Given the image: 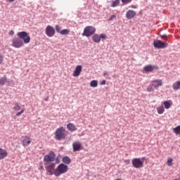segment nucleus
<instances>
[{
    "label": "nucleus",
    "instance_id": "obj_1",
    "mask_svg": "<svg viewBox=\"0 0 180 180\" xmlns=\"http://www.w3.org/2000/svg\"><path fill=\"white\" fill-rule=\"evenodd\" d=\"M18 37H15L12 39V46L16 49H20L24 46V44H27L30 43V37L26 32H19L17 33Z\"/></svg>",
    "mask_w": 180,
    "mask_h": 180
},
{
    "label": "nucleus",
    "instance_id": "obj_2",
    "mask_svg": "<svg viewBox=\"0 0 180 180\" xmlns=\"http://www.w3.org/2000/svg\"><path fill=\"white\" fill-rule=\"evenodd\" d=\"M145 160H146V157L133 158V160H131V165H133L134 168L136 169L143 168V167H144Z\"/></svg>",
    "mask_w": 180,
    "mask_h": 180
},
{
    "label": "nucleus",
    "instance_id": "obj_3",
    "mask_svg": "<svg viewBox=\"0 0 180 180\" xmlns=\"http://www.w3.org/2000/svg\"><path fill=\"white\" fill-rule=\"evenodd\" d=\"M68 166L65 165V164H60L58 165V167L56 168L55 172H54V175L56 177L60 176V175H62L63 174H65L66 172H68Z\"/></svg>",
    "mask_w": 180,
    "mask_h": 180
},
{
    "label": "nucleus",
    "instance_id": "obj_4",
    "mask_svg": "<svg viewBox=\"0 0 180 180\" xmlns=\"http://www.w3.org/2000/svg\"><path fill=\"white\" fill-rule=\"evenodd\" d=\"M65 129L63 127L56 129L55 132V139L58 141L66 139Z\"/></svg>",
    "mask_w": 180,
    "mask_h": 180
},
{
    "label": "nucleus",
    "instance_id": "obj_5",
    "mask_svg": "<svg viewBox=\"0 0 180 180\" xmlns=\"http://www.w3.org/2000/svg\"><path fill=\"white\" fill-rule=\"evenodd\" d=\"M95 32H96V29L94 27L87 26L84 28V32L83 33H82V36L89 37L91 36H93Z\"/></svg>",
    "mask_w": 180,
    "mask_h": 180
},
{
    "label": "nucleus",
    "instance_id": "obj_6",
    "mask_svg": "<svg viewBox=\"0 0 180 180\" xmlns=\"http://www.w3.org/2000/svg\"><path fill=\"white\" fill-rule=\"evenodd\" d=\"M56 160V154L53 152H51L49 155H46L44 157V162L46 164L53 162Z\"/></svg>",
    "mask_w": 180,
    "mask_h": 180
},
{
    "label": "nucleus",
    "instance_id": "obj_7",
    "mask_svg": "<svg viewBox=\"0 0 180 180\" xmlns=\"http://www.w3.org/2000/svg\"><path fill=\"white\" fill-rule=\"evenodd\" d=\"M45 169L46 170V174L48 176H53L56 171V165L54 163H51V165L45 166Z\"/></svg>",
    "mask_w": 180,
    "mask_h": 180
},
{
    "label": "nucleus",
    "instance_id": "obj_8",
    "mask_svg": "<svg viewBox=\"0 0 180 180\" xmlns=\"http://www.w3.org/2000/svg\"><path fill=\"white\" fill-rule=\"evenodd\" d=\"M155 49H165L168 46L167 42H162L160 40H155L153 42Z\"/></svg>",
    "mask_w": 180,
    "mask_h": 180
},
{
    "label": "nucleus",
    "instance_id": "obj_9",
    "mask_svg": "<svg viewBox=\"0 0 180 180\" xmlns=\"http://www.w3.org/2000/svg\"><path fill=\"white\" fill-rule=\"evenodd\" d=\"M106 39V35L104 34H100V35L95 34L92 37V40L94 43H101V40Z\"/></svg>",
    "mask_w": 180,
    "mask_h": 180
},
{
    "label": "nucleus",
    "instance_id": "obj_10",
    "mask_svg": "<svg viewBox=\"0 0 180 180\" xmlns=\"http://www.w3.org/2000/svg\"><path fill=\"white\" fill-rule=\"evenodd\" d=\"M55 29L51 25L47 26L45 29V34H46V36L50 38L53 37V36L55 35Z\"/></svg>",
    "mask_w": 180,
    "mask_h": 180
},
{
    "label": "nucleus",
    "instance_id": "obj_11",
    "mask_svg": "<svg viewBox=\"0 0 180 180\" xmlns=\"http://www.w3.org/2000/svg\"><path fill=\"white\" fill-rule=\"evenodd\" d=\"M21 143L23 147H27L32 143V138H30L27 136H22Z\"/></svg>",
    "mask_w": 180,
    "mask_h": 180
},
{
    "label": "nucleus",
    "instance_id": "obj_12",
    "mask_svg": "<svg viewBox=\"0 0 180 180\" xmlns=\"http://www.w3.org/2000/svg\"><path fill=\"white\" fill-rule=\"evenodd\" d=\"M72 147L74 152H79L83 150L82 143L78 141L73 142Z\"/></svg>",
    "mask_w": 180,
    "mask_h": 180
},
{
    "label": "nucleus",
    "instance_id": "obj_13",
    "mask_svg": "<svg viewBox=\"0 0 180 180\" xmlns=\"http://www.w3.org/2000/svg\"><path fill=\"white\" fill-rule=\"evenodd\" d=\"M162 80L160 79H154L153 81H151V86L154 87V89H158V87L162 86Z\"/></svg>",
    "mask_w": 180,
    "mask_h": 180
},
{
    "label": "nucleus",
    "instance_id": "obj_14",
    "mask_svg": "<svg viewBox=\"0 0 180 180\" xmlns=\"http://www.w3.org/2000/svg\"><path fill=\"white\" fill-rule=\"evenodd\" d=\"M82 72V66L81 65H78L75 68V70L73 72V76L77 77L80 75L81 72Z\"/></svg>",
    "mask_w": 180,
    "mask_h": 180
},
{
    "label": "nucleus",
    "instance_id": "obj_15",
    "mask_svg": "<svg viewBox=\"0 0 180 180\" xmlns=\"http://www.w3.org/2000/svg\"><path fill=\"white\" fill-rule=\"evenodd\" d=\"M136 16V11H134L133 10H129L126 13V18L127 20H131L135 18Z\"/></svg>",
    "mask_w": 180,
    "mask_h": 180
},
{
    "label": "nucleus",
    "instance_id": "obj_16",
    "mask_svg": "<svg viewBox=\"0 0 180 180\" xmlns=\"http://www.w3.org/2000/svg\"><path fill=\"white\" fill-rule=\"evenodd\" d=\"M8 157V152L5 149L0 148V160H4Z\"/></svg>",
    "mask_w": 180,
    "mask_h": 180
},
{
    "label": "nucleus",
    "instance_id": "obj_17",
    "mask_svg": "<svg viewBox=\"0 0 180 180\" xmlns=\"http://www.w3.org/2000/svg\"><path fill=\"white\" fill-rule=\"evenodd\" d=\"M158 69V66H152L151 65H148L144 67V71L146 72H151L153 70Z\"/></svg>",
    "mask_w": 180,
    "mask_h": 180
},
{
    "label": "nucleus",
    "instance_id": "obj_18",
    "mask_svg": "<svg viewBox=\"0 0 180 180\" xmlns=\"http://www.w3.org/2000/svg\"><path fill=\"white\" fill-rule=\"evenodd\" d=\"M67 128L68 130H69L70 131H75L77 130V127L74 124L72 123H69L67 124Z\"/></svg>",
    "mask_w": 180,
    "mask_h": 180
},
{
    "label": "nucleus",
    "instance_id": "obj_19",
    "mask_svg": "<svg viewBox=\"0 0 180 180\" xmlns=\"http://www.w3.org/2000/svg\"><path fill=\"white\" fill-rule=\"evenodd\" d=\"M173 90L178 91L180 89V81L175 82L172 85Z\"/></svg>",
    "mask_w": 180,
    "mask_h": 180
},
{
    "label": "nucleus",
    "instance_id": "obj_20",
    "mask_svg": "<svg viewBox=\"0 0 180 180\" xmlns=\"http://www.w3.org/2000/svg\"><path fill=\"white\" fill-rule=\"evenodd\" d=\"M63 162L66 165H70L71 163V159L69 157H63Z\"/></svg>",
    "mask_w": 180,
    "mask_h": 180
},
{
    "label": "nucleus",
    "instance_id": "obj_21",
    "mask_svg": "<svg viewBox=\"0 0 180 180\" xmlns=\"http://www.w3.org/2000/svg\"><path fill=\"white\" fill-rule=\"evenodd\" d=\"M120 1V0H115V1H113L112 3H111V7L115 8V7L119 6Z\"/></svg>",
    "mask_w": 180,
    "mask_h": 180
},
{
    "label": "nucleus",
    "instance_id": "obj_22",
    "mask_svg": "<svg viewBox=\"0 0 180 180\" xmlns=\"http://www.w3.org/2000/svg\"><path fill=\"white\" fill-rule=\"evenodd\" d=\"M157 112H158L159 115L163 114L165 112V108H163V106L157 108Z\"/></svg>",
    "mask_w": 180,
    "mask_h": 180
},
{
    "label": "nucleus",
    "instance_id": "obj_23",
    "mask_svg": "<svg viewBox=\"0 0 180 180\" xmlns=\"http://www.w3.org/2000/svg\"><path fill=\"white\" fill-rule=\"evenodd\" d=\"M173 133L175 134H180V125L173 128Z\"/></svg>",
    "mask_w": 180,
    "mask_h": 180
},
{
    "label": "nucleus",
    "instance_id": "obj_24",
    "mask_svg": "<svg viewBox=\"0 0 180 180\" xmlns=\"http://www.w3.org/2000/svg\"><path fill=\"white\" fill-rule=\"evenodd\" d=\"M58 33H60L62 35H67V34H69L70 30H67V29H65V30H62V31H60Z\"/></svg>",
    "mask_w": 180,
    "mask_h": 180
},
{
    "label": "nucleus",
    "instance_id": "obj_25",
    "mask_svg": "<svg viewBox=\"0 0 180 180\" xmlns=\"http://www.w3.org/2000/svg\"><path fill=\"white\" fill-rule=\"evenodd\" d=\"M6 82H7V78L6 77H1L0 79V86L4 85Z\"/></svg>",
    "mask_w": 180,
    "mask_h": 180
},
{
    "label": "nucleus",
    "instance_id": "obj_26",
    "mask_svg": "<svg viewBox=\"0 0 180 180\" xmlns=\"http://www.w3.org/2000/svg\"><path fill=\"white\" fill-rule=\"evenodd\" d=\"M163 105H164V108H165V109H169L171 107V105L169 101H164Z\"/></svg>",
    "mask_w": 180,
    "mask_h": 180
},
{
    "label": "nucleus",
    "instance_id": "obj_27",
    "mask_svg": "<svg viewBox=\"0 0 180 180\" xmlns=\"http://www.w3.org/2000/svg\"><path fill=\"white\" fill-rule=\"evenodd\" d=\"M15 111H19L21 110L20 105L18 104V103H15L14 108H13Z\"/></svg>",
    "mask_w": 180,
    "mask_h": 180
},
{
    "label": "nucleus",
    "instance_id": "obj_28",
    "mask_svg": "<svg viewBox=\"0 0 180 180\" xmlns=\"http://www.w3.org/2000/svg\"><path fill=\"white\" fill-rule=\"evenodd\" d=\"M98 86V82L96 80H93L90 82V86L95 88Z\"/></svg>",
    "mask_w": 180,
    "mask_h": 180
},
{
    "label": "nucleus",
    "instance_id": "obj_29",
    "mask_svg": "<svg viewBox=\"0 0 180 180\" xmlns=\"http://www.w3.org/2000/svg\"><path fill=\"white\" fill-rule=\"evenodd\" d=\"M173 161H174V160L172 158H168L167 162H166L167 166H169V167L172 166V165H173L172 162Z\"/></svg>",
    "mask_w": 180,
    "mask_h": 180
},
{
    "label": "nucleus",
    "instance_id": "obj_30",
    "mask_svg": "<svg viewBox=\"0 0 180 180\" xmlns=\"http://www.w3.org/2000/svg\"><path fill=\"white\" fill-rule=\"evenodd\" d=\"M131 1L132 0H122V3L124 4V5H128Z\"/></svg>",
    "mask_w": 180,
    "mask_h": 180
},
{
    "label": "nucleus",
    "instance_id": "obj_31",
    "mask_svg": "<svg viewBox=\"0 0 180 180\" xmlns=\"http://www.w3.org/2000/svg\"><path fill=\"white\" fill-rule=\"evenodd\" d=\"M154 87L153 86H149L147 87V92H152L154 91Z\"/></svg>",
    "mask_w": 180,
    "mask_h": 180
},
{
    "label": "nucleus",
    "instance_id": "obj_32",
    "mask_svg": "<svg viewBox=\"0 0 180 180\" xmlns=\"http://www.w3.org/2000/svg\"><path fill=\"white\" fill-rule=\"evenodd\" d=\"M62 30V27H60L59 25H56V32H59Z\"/></svg>",
    "mask_w": 180,
    "mask_h": 180
},
{
    "label": "nucleus",
    "instance_id": "obj_33",
    "mask_svg": "<svg viewBox=\"0 0 180 180\" xmlns=\"http://www.w3.org/2000/svg\"><path fill=\"white\" fill-rule=\"evenodd\" d=\"M23 112H24V109H22L21 111L17 112V114H16L15 116H16V117H19V116H20L22 114H23Z\"/></svg>",
    "mask_w": 180,
    "mask_h": 180
},
{
    "label": "nucleus",
    "instance_id": "obj_34",
    "mask_svg": "<svg viewBox=\"0 0 180 180\" xmlns=\"http://www.w3.org/2000/svg\"><path fill=\"white\" fill-rule=\"evenodd\" d=\"M117 18V15H112L110 16V18L108 19V21H112L114 18Z\"/></svg>",
    "mask_w": 180,
    "mask_h": 180
},
{
    "label": "nucleus",
    "instance_id": "obj_35",
    "mask_svg": "<svg viewBox=\"0 0 180 180\" xmlns=\"http://www.w3.org/2000/svg\"><path fill=\"white\" fill-rule=\"evenodd\" d=\"M124 164L126 165H130V160L127 159V160H124Z\"/></svg>",
    "mask_w": 180,
    "mask_h": 180
},
{
    "label": "nucleus",
    "instance_id": "obj_36",
    "mask_svg": "<svg viewBox=\"0 0 180 180\" xmlns=\"http://www.w3.org/2000/svg\"><path fill=\"white\" fill-rule=\"evenodd\" d=\"M160 37L163 39L164 40H167V35H160Z\"/></svg>",
    "mask_w": 180,
    "mask_h": 180
},
{
    "label": "nucleus",
    "instance_id": "obj_37",
    "mask_svg": "<svg viewBox=\"0 0 180 180\" xmlns=\"http://www.w3.org/2000/svg\"><path fill=\"white\" fill-rule=\"evenodd\" d=\"M8 35L13 36L14 35V31L13 30H11L10 32H8Z\"/></svg>",
    "mask_w": 180,
    "mask_h": 180
},
{
    "label": "nucleus",
    "instance_id": "obj_38",
    "mask_svg": "<svg viewBox=\"0 0 180 180\" xmlns=\"http://www.w3.org/2000/svg\"><path fill=\"white\" fill-rule=\"evenodd\" d=\"M4 59V58L0 55V65L2 64Z\"/></svg>",
    "mask_w": 180,
    "mask_h": 180
},
{
    "label": "nucleus",
    "instance_id": "obj_39",
    "mask_svg": "<svg viewBox=\"0 0 180 180\" xmlns=\"http://www.w3.org/2000/svg\"><path fill=\"white\" fill-rule=\"evenodd\" d=\"M105 84H106V81L103 80L101 82V83H100V85H105Z\"/></svg>",
    "mask_w": 180,
    "mask_h": 180
},
{
    "label": "nucleus",
    "instance_id": "obj_40",
    "mask_svg": "<svg viewBox=\"0 0 180 180\" xmlns=\"http://www.w3.org/2000/svg\"><path fill=\"white\" fill-rule=\"evenodd\" d=\"M108 73L107 72H103V76L104 77L108 76Z\"/></svg>",
    "mask_w": 180,
    "mask_h": 180
},
{
    "label": "nucleus",
    "instance_id": "obj_41",
    "mask_svg": "<svg viewBox=\"0 0 180 180\" xmlns=\"http://www.w3.org/2000/svg\"><path fill=\"white\" fill-rule=\"evenodd\" d=\"M44 101H49V97L45 98Z\"/></svg>",
    "mask_w": 180,
    "mask_h": 180
},
{
    "label": "nucleus",
    "instance_id": "obj_42",
    "mask_svg": "<svg viewBox=\"0 0 180 180\" xmlns=\"http://www.w3.org/2000/svg\"><path fill=\"white\" fill-rule=\"evenodd\" d=\"M131 8H136V6H131Z\"/></svg>",
    "mask_w": 180,
    "mask_h": 180
},
{
    "label": "nucleus",
    "instance_id": "obj_43",
    "mask_svg": "<svg viewBox=\"0 0 180 180\" xmlns=\"http://www.w3.org/2000/svg\"><path fill=\"white\" fill-rule=\"evenodd\" d=\"M115 180H122L121 179H115Z\"/></svg>",
    "mask_w": 180,
    "mask_h": 180
},
{
    "label": "nucleus",
    "instance_id": "obj_44",
    "mask_svg": "<svg viewBox=\"0 0 180 180\" xmlns=\"http://www.w3.org/2000/svg\"><path fill=\"white\" fill-rule=\"evenodd\" d=\"M174 180H178V179H174Z\"/></svg>",
    "mask_w": 180,
    "mask_h": 180
}]
</instances>
